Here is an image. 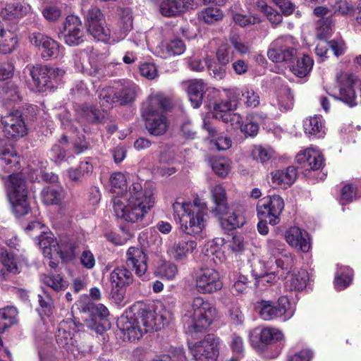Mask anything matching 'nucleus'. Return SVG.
Wrapping results in <instances>:
<instances>
[{"label":"nucleus","mask_w":361,"mask_h":361,"mask_svg":"<svg viewBox=\"0 0 361 361\" xmlns=\"http://www.w3.org/2000/svg\"><path fill=\"white\" fill-rule=\"evenodd\" d=\"M112 190L121 194L113 199L116 216L126 221L135 224L137 228L145 226V218L154 207L155 197L151 188H143L140 181H135L127 189V179L121 172L113 173L110 178Z\"/></svg>","instance_id":"obj_1"},{"label":"nucleus","mask_w":361,"mask_h":361,"mask_svg":"<svg viewBox=\"0 0 361 361\" xmlns=\"http://www.w3.org/2000/svg\"><path fill=\"white\" fill-rule=\"evenodd\" d=\"M0 161L4 170L11 173L8 176L6 188L13 212L18 217L25 216L29 213L30 207L25 180L21 173H15L20 169V157L12 145H4L0 147Z\"/></svg>","instance_id":"obj_2"},{"label":"nucleus","mask_w":361,"mask_h":361,"mask_svg":"<svg viewBox=\"0 0 361 361\" xmlns=\"http://www.w3.org/2000/svg\"><path fill=\"white\" fill-rule=\"evenodd\" d=\"M167 317L157 313L152 309H140L137 314L131 312L122 315L117 322V326L129 341L140 339L142 335L150 331H159L168 323Z\"/></svg>","instance_id":"obj_3"},{"label":"nucleus","mask_w":361,"mask_h":361,"mask_svg":"<svg viewBox=\"0 0 361 361\" xmlns=\"http://www.w3.org/2000/svg\"><path fill=\"white\" fill-rule=\"evenodd\" d=\"M172 106L171 99L162 92L152 93L142 103V116L151 135H162L167 131L169 123L164 113Z\"/></svg>","instance_id":"obj_4"},{"label":"nucleus","mask_w":361,"mask_h":361,"mask_svg":"<svg viewBox=\"0 0 361 361\" xmlns=\"http://www.w3.org/2000/svg\"><path fill=\"white\" fill-rule=\"evenodd\" d=\"M216 313L215 307L209 300L201 296L195 297L184 308L182 321L186 333L207 330L214 321Z\"/></svg>","instance_id":"obj_5"},{"label":"nucleus","mask_w":361,"mask_h":361,"mask_svg":"<svg viewBox=\"0 0 361 361\" xmlns=\"http://www.w3.org/2000/svg\"><path fill=\"white\" fill-rule=\"evenodd\" d=\"M211 193L214 204L212 212L219 218L223 228L231 231L245 224L244 207L238 203L228 206L226 191L222 185L214 186Z\"/></svg>","instance_id":"obj_6"},{"label":"nucleus","mask_w":361,"mask_h":361,"mask_svg":"<svg viewBox=\"0 0 361 361\" xmlns=\"http://www.w3.org/2000/svg\"><path fill=\"white\" fill-rule=\"evenodd\" d=\"M174 215L178 216L181 229L188 235L200 233L204 228L207 216L206 203L176 202L173 204Z\"/></svg>","instance_id":"obj_7"},{"label":"nucleus","mask_w":361,"mask_h":361,"mask_svg":"<svg viewBox=\"0 0 361 361\" xmlns=\"http://www.w3.org/2000/svg\"><path fill=\"white\" fill-rule=\"evenodd\" d=\"M219 338L214 334H207L200 341L189 343L192 358L188 359L182 348L176 350V361H216L219 355Z\"/></svg>","instance_id":"obj_8"},{"label":"nucleus","mask_w":361,"mask_h":361,"mask_svg":"<svg viewBox=\"0 0 361 361\" xmlns=\"http://www.w3.org/2000/svg\"><path fill=\"white\" fill-rule=\"evenodd\" d=\"M357 62L361 69V55L357 57ZM338 94H332L336 100H339L348 106L354 107L357 104L356 90H360L361 97V82L359 77L350 72H343L336 76Z\"/></svg>","instance_id":"obj_9"},{"label":"nucleus","mask_w":361,"mask_h":361,"mask_svg":"<svg viewBox=\"0 0 361 361\" xmlns=\"http://www.w3.org/2000/svg\"><path fill=\"white\" fill-rule=\"evenodd\" d=\"M27 68L38 92L54 89L61 81L66 73L63 68L40 64L27 67Z\"/></svg>","instance_id":"obj_10"},{"label":"nucleus","mask_w":361,"mask_h":361,"mask_svg":"<svg viewBox=\"0 0 361 361\" xmlns=\"http://www.w3.org/2000/svg\"><path fill=\"white\" fill-rule=\"evenodd\" d=\"M81 11L87 23V32L94 39L103 42H109L111 31L106 26V20L101 10L94 6L82 4Z\"/></svg>","instance_id":"obj_11"},{"label":"nucleus","mask_w":361,"mask_h":361,"mask_svg":"<svg viewBox=\"0 0 361 361\" xmlns=\"http://www.w3.org/2000/svg\"><path fill=\"white\" fill-rule=\"evenodd\" d=\"M256 308L259 317L265 321L280 318L283 322L289 320L295 314V307L286 296H281L275 303L268 300L257 302Z\"/></svg>","instance_id":"obj_12"},{"label":"nucleus","mask_w":361,"mask_h":361,"mask_svg":"<svg viewBox=\"0 0 361 361\" xmlns=\"http://www.w3.org/2000/svg\"><path fill=\"white\" fill-rule=\"evenodd\" d=\"M191 277L195 290L200 294H211L223 287L219 273L212 267L201 266L195 268Z\"/></svg>","instance_id":"obj_13"},{"label":"nucleus","mask_w":361,"mask_h":361,"mask_svg":"<svg viewBox=\"0 0 361 361\" xmlns=\"http://www.w3.org/2000/svg\"><path fill=\"white\" fill-rule=\"evenodd\" d=\"M295 46V39L291 35L280 36L270 44L268 58L275 63L290 61L297 53Z\"/></svg>","instance_id":"obj_14"},{"label":"nucleus","mask_w":361,"mask_h":361,"mask_svg":"<svg viewBox=\"0 0 361 361\" xmlns=\"http://www.w3.org/2000/svg\"><path fill=\"white\" fill-rule=\"evenodd\" d=\"M283 209V200L278 195L265 196L260 199L257 204L258 218L269 219V224L272 226L280 222V216Z\"/></svg>","instance_id":"obj_15"},{"label":"nucleus","mask_w":361,"mask_h":361,"mask_svg":"<svg viewBox=\"0 0 361 361\" xmlns=\"http://www.w3.org/2000/svg\"><path fill=\"white\" fill-rule=\"evenodd\" d=\"M78 337L77 326L73 322L62 321L58 325L56 341L60 348L75 354L79 350Z\"/></svg>","instance_id":"obj_16"},{"label":"nucleus","mask_w":361,"mask_h":361,"mask_svg":"<svg viewBox=\"0 0 361 361\" xmlns=\"http://www.w3.org/2000/svg\"><path fill=\"white\" fill-rule=\"evenodd\" d=\"M30 43L41 51L44 60L56 59L63 55V47L58 42L41 32H32L29 35Z\"/></svg>","instance_id":"obj_17"},{"label":"nucleus","mask_w":361,"mask_h":361,"mask_svg":"<svg viewBox=\"0 0 361 361\" xmlns=\"http://www.w3.org/2000/svg\"><path fill=\"white\" fill-rule=\"evenodd\" d=\"M2 130L8 139H18L25 136L27 128L20 111L16 110L1 117Z\"/></svg>","instance_id":"obj_18"},{"label":"nucleus","mask_w":361,"mask_h":361,"mask_svg":"<svg viewBox=\"0 0 361 361\" xmlns=\"http://www.w3.org/2000/svg\"><path fill=\"white\" fill-rule=\"evenodd\" d=\"M63 36L66 44L69 46H77L84 41L85 32L79 17L74 15L66 17Z\"/></svg>","instance_id":"obj_19"},{"label":"nucleus","mask_w":361,"mask_h":361,"mask_svg":"<svg viewBox=\"0 0 361 361\" xmlns=\"http://www.w3.org/2000/svg\"><path fill=\"white\" fill-rule=\"evenodd\" d=\"M295 159L298 164L305 171L318 170L324 164V157L322 153L312 148L301 151L297 154Z\"/></svg>","instance_id":"obj_20"},{"label":"nucleus","mask_w":361,"mask_h":361,"mask_svg":"<svg viewBox=\"0 0 361 361\" xmlns=\"http://www.w3.org/2000/svg\"><path fill=\"white\" fill-rule=\"evenodd\" d=\"M147 250H128L126 252V264L132 268L135 274L142 276L147 269Z\"/></svg>","instance_id":"obj_21"},{"label":"nucleus","mask_w":361,"mask_h":361,"mask_svg":"<svg viewBox=\"0 0 361 361\" xmlns=\"http://www.w3.org/2000/svg\"><path fill=\"white\" fill-rule=\"evenodd\" d=\"M232 98L229 97L230 100L226 102H221L216 103L213 107V116L222 121L227 123L228 121H235L237 123H240L241 121V116L238 114H233L231 111L236 104L234 101L235 98L233 94H231Z\"/></svg>","instance_id":"obj_22"},{"label":"nucleus","mask_w":361,"mask_h":361,"mask_svg":"<svg viewBox=\"0 0 361 361\" xmlns=\"http://www.w3.org/2000/svg\"><path fill=\"white\" fill-rule=\"evenodd\" d=\"M94 169L92 159L86 157L76 167H71L66 171L69 180L74 183H82L92 173Z\"/></svg>","instance_id":"obj_23"},{"label":"nucleus","mask_w":361,"mask_h":361,"mask_svg":"<svg viewBox=\"0 0 361 361\" xmlns=\"http://www.w3.org/2000/svg\"><path fill=\"white\" fill-rule=\"evenodd\" d=\"M309 274L305 269L288 271L285 277L284 287L288 291H301L307 286Z\"/></svg>","instance_id":"obj_24"},{"label":"nucleus","mask_w":361,"mask_h":361,"mask_svg":"<svg viewBox=\"0 0 361 361\" xmlns=\"http://www.w3.org/2000/svg\"><path fill=\"white\" fill-rule=\"evenodd\" d=\"M190 0H162L160 13L165 17H176L184 13L190 7Z\"/></svg>","instance_id":"obj_25"},{"label":"nucleus","mask_w":361,"mask_h":361,"mask_svg":"<svg viewBox=\"0 0 361 361\" xmlns=\"http://www.w3.org/2000/svg\"><path fill=\"white\" fill-rule=\"evenodd\" d=\"M288 245L295 248H310L311 238L309 233L298 226H292L286 232Z\"/></svg>","instance_id":"obj_26"},{"label":"nucleus","mask_w":361,"mask_h":361,"mask_svg":"<svg viewBox=\"0 0 361 361\" xmlns=\"http://www.w3.org/2000/svg\"><path fill=\"white\" fill-rule=\"evenodd\" d=\"M313 14L319 18L317 22V36L323 39L328 37L331 31V11L326 6H317L313 11Z\"/></svg>","instance_id":"obj_27"},{"label":"nucleus","mask_w":361,"mask_h":361,"mask_svg":"<svg viewBox=\"0 0 361 361\" xmlns=\"http://www.w3.org/2000/svg\"><path fill=\"white\" fill-rule=\"evenodd\" d=\"M185 83L187 85V93L189 100L194 108L201 106L203 95L206 89V84L202 79L189 80Z\"/></svg>","instance_id":"obj_28"},{"label":"nucleus","mask_w":361,"mask_h":361,"mask_svg":"<svg viewBox=\"0 0 361 361\" xmlns=\"http://www.w3.org/2000/svg\"><path fill=\"white\" fill-rule=\"evenodd\" d=\"M140 90L138 86L131 81H124L116 89L117 103L126 105L132 103Z\"/></svg>","instance_id":"obj_29"},{"label":"nucleus","mask_w":361,"mask_h":361,"mask_svg":"<svg viewBox=\"0 0 361 361\" xmlns=\"http://www.w3.org/2000/svg\"><path fill=\"white\" fill-rule=\"evenodd\" d=\"M231 94H233L235 98L234 101L237 102L238 97L240 96V99L243 102L247 107L255 108L259 106L260 103L259 94L249 86L244 87L240 91L238 89H232L228 91V97L232 98Z\"/></svg>","instance_id":"obj_30"},{"label":"nucleus","mask_w":361,"mask_h":361,"mask_svg":"<svg viewBox=\"0 0 361 361\" xmlns=\"http://www.w3.org/2000/svg\"><path fill=\"white\" fill-rule=\"evenodd\" d=\"M271 262L272 260L263 264L259 262V267L255 266L253 269V274L257 286H271L276 281V276L279 274V272L276 274L275 271H269L267 268Z\"/></svg>","instance_id":"obj_31"},{"label":"nucleus","mask_w":361,"mask_h":361,"mask_svg":"<svg viewBox=\"0 0 361 361\" xmlns=\"http://www.w3.org/2000/svg\"><path fill=\"white\" fill-rule=\"evenodd\" d=\"M304 132L309 137H323L325 135V127L322 117L315 115L303 121Z\"/></svg>","instance_id":"obj_32"},{"label":"nucleus","mask_w":361,"mask_h":361,"mask_svg":"<svg viewBox=\"0 0 361 361\" xmlns=\"http://www.w3.org/2000/svg\"><path fill=\"white\" fill-rule=\"evenodd\" d=\"M272 183L286 188L291 185L297 178V171L294 166L276 170L271 173Z\"/></svg>","instance_id":"obj_33"},{"label":"nucleus","mask_w":361,"mask_h":361,"mask_svg":"<svg viewBox=\"0 0 361 361\" xmlns=\"http://www.w3.org/2000/svg\"><path fill=\"white\" fill-rule=\"evenodd\" d=\"M43 203L46 205H57L65 197V190L58 185H51L44 187L41 192Z\"/></svg>","instance_id":"obj_34"},{"label":"nucleus","mask_w":361,"mask_h":361,"mask_svg":"<svg viewBox=\"0 0 361 361\" xmlns=\"http://www.w3.org/2000/svg\"><path fill=\"white\" fill-rule=\"evenodd\" d=\"M111 286L116 287H126L133 281L131 271L124 267H116L110 274Z\"/></svg>","instance_id":"obj_35"},{"label":"nucleus","mask_w":361,"mask_h":361,"mask_svg":"<svg viewBox=\"0 0 361 361\" xmlns=\"http://www.w3.org/2000/svg\"><path fill=\"white\" fill-rule=\"evenodd\" d=\"M31 11V6L25 2H15L6 5L2 9V16L7 19L23 17Z\"/></svg>","instance_id":"obj_36"},{"label":"nucleus","mask_w":361,"mask_h":361,"mask_svg":"<svg viewBox=\"0 0 361 361\" xmlns=\"http://www.w3.org/2000/svg\"><path fill=\"white\" fill-rule=\"evenodd\" d=\"M0 260L7 271L13 274L20 273L21 257L16 255L13 250H4L1 253Z\"/></svg>","instance_id":"obj_37"},{"label":"nucleus","mask_w":361,"mask_h":361,"mask_svg":"<svg viewBox=\"0 0 361 361\" xmlns=\"http://www.w3.org/2000/svg\"><path fill=\"white\" fill-rule=\"evenodd\" d=\"M178 274V267L166 260H160L154 269V275L163 280L172 281L176 279Z\"/></svg>","instance_id":"obj_38"},{"label":"nucleus","mask_w":361,"mask_h":361,"mask_svg":"<svg viewBox=\"0 0 361 361\" xmlns=\"http://www.w3.org/2000/svg\"><path fill=\"white\" fill-rule=\"evenodd\" d=\"M185 50L184 42L179 39H174L169 43L162 44L159 54L161 58H169L175 55H180Z\"/></svg>","instance_id":"obj_39"},{"label":"nucleus","mask_w":361,"mask_h":361,"mask_svg":"<svg viewBox=\"0 0 361 361\" xmlns=\"http://www.w3.org/2000/svg\"><path fill=\"white\" fill-rule=\"evenodd\" d=\"M314 65L313 59L308 55L298 56L296 63L292 65V72L299 78L305 77L312 70Z\"/></svg>","instance_id":"obj_40"},{"label":"nucleus","mask_w":361,"mask_h":361,"mask_svg":"<svg viewBox=\"0 0 361 361\" xmlns=\"http://www.w3.org/2000/svg\"><path fill=\"white\" fill-rule=\"evenodd\" d=\"M334 280L335 288L341 290L349 286L353 280V271L348 267L337 265Z\"/></svg>","instance_id":"obj_41"},{"label":"nucleus","mask_w":361,"mask_h":361,"mask_svg":"<svg viewBox=\"0 0 361 361\" xmlns=\"http://www.w3.org/2000/svg\"><path fill=\"white\" fill-rule=\"evenodd\" d=\"M0 94L5 105H11V102H16L21 99L19 88L14 82L10 81L4 85Z\"/></svg>","instance_id":"obj_42"},{"label":"nucleus","mask_w":361,"mask_h":361,"mask_svg":"<svg viewBox=\"0 0 361 361\" xmlns=\"http://www.w3.org/2000/svg\"><path fill=\"white\" fill-rule=\"evenodd\" d=\"M18 311L13 306L0 310V331H4L17 322Z\"/></svg>","instance_id":"obj_43"},{"label":"nucleus","mask_w":361,"mask_h":361,"mask_svg":"<svg viewBox=\"0 0 361 361\" xmlns=\"http://www.w3.org/2000/svg\"><path fill=\"white\" fill-rule=\"evenodd\" d=\"M197 261L211 264L222 262L226 259L223 250H201L197 256Z\"/></svg>","instance_id":"obj_44"},{"label":"nucleus","mask_w":361,"mask_h":361,"mask_svg":"<svg viewBox=\"0 0 361 361\" xmlns=\"http://www.w3.org/2000/svg\"><path fill=\"white\" fill-rule=\"evenodd\" d=\"M37 297L39 302L37 312L41 317L51 315L54 311V302L50 294L46 290H42Z\"/></svg>","instance_id":"obj_45"},{"label":"nucleus","mask_w":361,"mask_h":361,"mask_svg":"<svg viewBox=\"0 0 361 361\" xmlns=\"http://www.w3.org/2000/svg\"><path fill=\"white\" fill-rule=\"evenodd\" d=\"M41 281L56 292L65 290L68 286V281L60 274L44 275L41 277Z\"/></svg>","instance_id":"obj_46"},{"label":"nucleus","mask_w":361,"mask_h":361,"mask_svg":"<svg viewBox=\"0 0 361 361\" xmlns=\"http://www.w3.org/2000/svg\"><path fill=\"white\" fill-rule=\"evenodd\" d=\"M120 16V38L123 39L133 29L132 11L128 8H121Z\"/></svg>","instance_id":"obj_47"},{"label":"nucleus","mask_w":361,"mask_h":361,"mask_svg":"<svg viewBox=\"0 0 361 361\" xmlns=\"http://www.w3.org/2000/svg\"><path fill=\"white\" fill-rule=\"evenodd\" d=\"M99 102L104 111L111 108L113 103L117 102L116 89L111 87L102 88L99 93Z\"/></svg>","instance_id":"obj_48"},{"label":"nucleus","mask_w":361,"mask_h":361,"mask_svg":"<svg viewBox=\"0 0 361 361\" xmlns=\"http://www.w3.org/2000/svg\"><path fill=\"white\" fill-rule=\"evenodd\" d=\"M141 248H159L161 246V238L157 233L144 232L139 236Z\"/></svg>","instance_id":"obj_49"},{"label":"nucleus","mask_w":361,"mask_h":361,"mask_svg":"<svg viewBox=\"0 0 361 361\" xmlns=\"http://www.w3.org/2000/svg\"><path fill=\"white\" fill-rule=\"evenodd\" d=\"M76 111L79 115L90 123H99L103 118L101 111L93 106L82 105L79 106V109H77Z\"/></svg>","instance_id":"obj_50"},{"label":"nucleus","mask_w":361,"mask_h":361,"mask_svg":"<svg viewBox=\"0 0 361 361\" xmlns=\"http://www.w3.org/2000/svg\"><path fill=\"white\" fill-rule=\"evenodd\" d=\"M102 56L98 51L92 50L87 53L90 68L87 67V75H97L102 67Z\"/></svg>","instance_id":"obj_51"},{"label":"nucleus","mask_w":361,"mask_h":361,"mask_svg":"<svg viewBox=\"0 0 361 361\" xmlns=\"http://www.w3.org/2000/svg\"><path fill=\"white\" fill-rule=\"evenodd\" d=\"M277 256L274 257V262L277 267L282 270L290 269L293 264L295 259L290 252V250H280Z\"/></svg>","instance_id":"obj_52"},{"label":"nucleus","mask_w":361,"mask_h":361,"mask_svg":"<svg viewBox=\"0 0 361 361\" xmlns=\"http://www.w3.org/2000/svg\"><path fill=\"white\" fill-rule=\"evenodd\" d=\"M224 13L218 8L208 7L202 10L200 13V18L208 24H212L221 20Z\"/></svg>","instance_id":"obj_53"},{"label":"nucleus","mask_w":361,"mask_h":361,"mask_svg":"<svg viewBox=\"0 0 361 361\" xmlns=\"http://www.w3.org/2000/svg\"><path fill=\"white\" fill-rule=\"evenodd\" d=\"M283 338V334L281 331L274 328H264L262 329L259 334V340L262 343L269 344L274 341H277Z\"/></svg>","instance_id":"obj_54"},{"label":"nucleus","mask_w":361,"mask_h":361,"mask_svg":"<svg viewBox=\"0 0 361 361\" xmlns=\"http://www.w3.org/2000/svg\"><path fill=\"white\" fill-rule=\"evenodd\" d=\"M257 7L266 15L269 20L273 25H277L282 22V16L271 7L269 6L265 2L259 1L257 3Z\"/></svg>","instance_id":"obj_55"},{"label":"nucleus","mask_w":361,"mask_h":361,"mask_svg":"<svg viewBox=\"0 0 361 361\" xmlns=\"http://www.w3.org/2000/svg\"><path fill=\"white\" fill-rule=\"evenodd\" d=\"M37 245L39 248H55L59 243L53 233L42 232L37 238Z\"/></svg>","instance_id":"obj_56"},{"label":"nucleus","mask_w":361,"mask_h":361,"mask_svg":"<svg viewBox=\"0 0 361 361\" xmlns=\"http://www.w3.org/2000/svg\"><path fill=\"white\" fill-rule=\"evenodd\" d=\"M229 41L235 50L240 54H247L250 51V46L245 42L237 33H233L229 37Z\"/></svg>","instance_id":"obj_57"},{"label":"nucleus","mask_w":361,"mask_h":361,"mask_svg":"<svg viewBox=\"0 0 361 361\" xmlns=\"http://www.w3.org/2000/svg\"><path fill=\"white\" fill-rule=\"evenodd\" d=\"M207 68L209 75L216 79L221 80L226 76V65L221 63L214 61L210 59L207 64Z\"/></svg>","instance_id":"obj_58"},{"label":"nucleus","mask_w":361,"mask_h":361,"mask_svg":"<svg viewBox=\"0 0 361 361\" xmlns=\"http://www.w3.org/2000/svg\"><path fill=\"white\" fill-rule=\"evenodd\" d=\"M356 199V188L352 184L345 185L341 191L339 202L341 204L345 205L352 202Z\"/></svg>","instance_id":"obj_59"},{"label":"nucleus","mask_w":361,"mask_h":361,"mask_svg":"<svg viewBox=\"0 0 361 361\" xmlns=\"http://www.w3.org/2000/svg\"><path fill=\"white\" fill-rule=\"evenodd\" d=\"M283 94L281 95L279 98V108L281 111H288L293 106V94L288 87H285L283 89Z\"/></svg>","instance_id":"obj_60"},{"label":"nucleus","mask_w":361,"mask_h":361,"mask_svg":"<svg viewBox=\"0 0 361 361\" xmlns=\"http://www.w3.org/2000/svg\"><path fill=\"white\" fill-rule=\"evenodd\" d=\"M61 8L56 5L45 6L42 11L43 17L49 22L57 21L61 16Z\"/></svg>","instance_id":"obj_61"},{"label":"nucleus","mask_w":361,"mask_h":361,"mask_svg":"<svg viewBox=\"0 0 361 361\" xmlns=\"http://www.w3.org/2000/svg\"><path fill=\"white\" fill-rule=\"evenodd\" d=\"M70 94L73 99L75 101H81L85 99L89 94V92L85 84L82 82H78L71 90Z\"/></svg>","instance_id":"obj_62"},{"label":"nucleus","mask_w":361,"mask_h":361,"mask_svg":"<svg viewBox=\"0 0 361 361\" xmlns=\"http://www.w3.org/2000/svg\"><path fill=\"white\" fill-rule=\"evenodd\" d=\"M232 54L233 51L228 44H221L216 50L217 61L227 66L232 58Z\"/></svg>","instance_id":"obj_63"},{"label":"nucleus","mask_w":361,"mask_h":361,"mask_svg":"<svg viewBox=\"0 0 361 361\" xmlns=\"http://www.w3.org/2000/svg\"><path fill=\"white\" fill-rule=\"evenodd\" d=\"M314 353L308 348H303L290 355L286 361H311Z\"/></svg>","instance_id":"obj_64"}]
</instances>
